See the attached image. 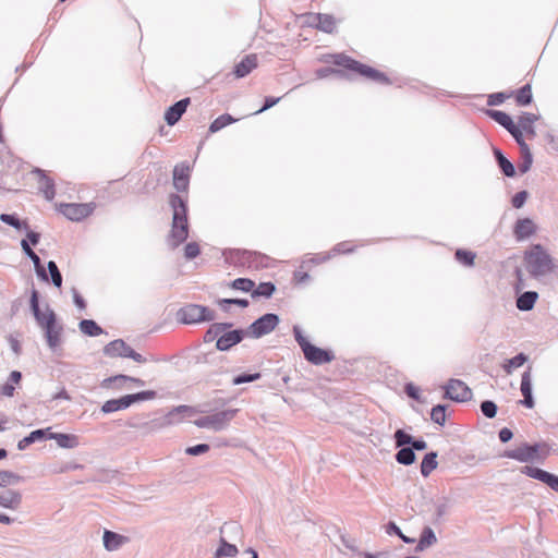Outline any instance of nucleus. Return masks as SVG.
I'll use <instances>...</instances> for the list:
<instances>
[{"mask_svg":"<svg viewBox=\"0 0 558 558\" xmlns=\"http://www.w3.org/2000/svg\"><path fill=\"white\" fill-rule=\"evenodd\" d=\"M104 354L109 357H128L132 359L134 362L138 364H144L147 362H156L153 355L149 357L142 355L134 351L129 344L125 343L122 339H116L104 347Z\"/></svg>","mask_w":558,"mask_h":558,"instance_id":"nucleus-6","label":"nucleus"},{"mask_svg":"<svg viewBox=\"0 0 558 558\" xmlns=\"http://www.w3.org/2000/svg\"><path fill=\"white\" fill-rule=\"evenodd\" d=\"M400 450L396 453V460L402 465H411L415 462L416 456L411 447H399Z\"/></svg>","mask_w":558,"mask_h":558,"instance_id":"nucleus-37","label":"nucleus"},{"mask_svg":"<svg viewBox=\"0 0 558 558\" xmlns=\"http://www.w3.org/2000/svg\"><path fill=\"white\" fill-rule=\"evenodd\" d=\"M107 381H124V383H130V385L133 387H143L145 386V381L141 378H136V377H132V376H128V375H123V374H119V375H116V376H111V377H108L107 378Z\"/></svg>","mask_w":558,"mask_h":558,"instance_id":"nucleus-45","label":"nucleus"},{"mask_svg":"<svg viewBox=\"0 0 558 558\" xmlns=\"http://www.w3.org/2000/svg\"><path fill=\"white\" fill-rule=\"evenodd\" d=\"M533 95L530 84H525L515 93V101L519 106H527L532 102Z\"/></svg>","mask_w":558,"mask_h":558,"instance_id":"nucleus-39","label":"nucleus"},{"mask_svg":"<svg viewBox=\"0 0 558 558\" xmlns=\"http://www.w3.org/2000/svg\"><path fill=\"white\" fill-rule=\"evenodd\" d=\"M209 450V445L207 444H198L192 447H187L185 449V453L189 456H199Z\"/></svg>","mask_w":558,"mask_h":558,"instance_id":"nucleus-59","label":"nucleus"},{"mask_svg":"<svg viewBox=\"0 0 558 558\" xmlns=\"http://www.w3.org/2000/svg\"><path fill=\"white\" fill-rule=\"evenodd\" d=\"M21 246L25 255L33 262L37 276L44 281H48V275L41 265V260L39 256L32 250L29 242L26 239H23L21 241Z\"/></svg>","mask_w":558,"mask_h":558,"instance_id":"nucleus-21","label":"nucleus"},{"mask_svg":"<svg viewBox=\"0 0 558 558\" xmlns=\"http://www.w3.org/2000/svg\"><path fill=\"white\" fill-rule=\"evenodd\" d=\"M246 335V330L234 329L231 331H223V333L217 339L216 348L219 351H227L231 349L233 345L240 343L244 336Z\"/></svg>","mask_w":558,"mask_h":558,"instance_id":"nucleus-16","label":"nucleus"},{"mask_svg":"<svg viewBox=\"0 0 558 558\" xmlns=\"http://www.w3.org/2000/svg\"><path fill=\"white\" fill-rule=\"evenodd\" d=\"M169 205L172 209V223L168 244L175 248L189 236L187 199L178 194H170Z\"/></svg>","mask_w":558,"mask_h":558,"instance_id":"nucleus-2","label":"nucleus"},{"mask_svg":"<svg viewBox=\"0 0 558 558\" xmlns=\"http://www.w3.org/2000/svg\"><path fill=\"white\" fill-rule=\"evenodd\" d=\"M355 246L351 245L350 242L343 241L333 246V248L330 251V255L333 256L336 254H348L354 252Z\"/></svg>","mask_w":558,"mask_h":558,"instance_id":"nucleus-53","label":"nucleus"},{"mask_svg":"<svg viewBox=\"0 0 558 558\" xmlns=\"http://www.w3.org/2000/svg\"><path fill=\"white\" fill-rule=\"evenodd\" d=\"M280 319L277 314L267 313L254 320L247 328L248 337L258 339L270 333L278 326Z\"/></svg>","mask_w":558,"mask_h":558,"instance_id":"nucleus-9","label":"nucleus"},{"mask_svg":"<svg viewBox=\"0 0 558 558\" xmlns=\"http://www.w3.org/2000/svg\"><path fill=\"white\" fill-rule=\"evenodd\" d=\"M521 473L525 474L529 477H532L534 480L543 482V480L545 478V476L547 474V471H544L536 466L525 465L521 469Z\"/></svg>","mask_w":558,"mask_h":558,"instance_id":"nucleus-46","label":"nucleus"},{"mask_svg":"<svg viewBox=\"0 0 558 558\" xmlns=\"http://www.w3.org/2000/svg\"><path fill=\"white\" fill-rule=\"evenodd\" d=\"M437 452L430 451L426 453L421 462V474L427 477L434 470L437 469Z\"/></svg>","mask_w":558,"mask_h":558,"instance_id":"nucleus-33","label":"nucleus"},{"mask_svg":"<svg viewBox=\"0 0 558 558\" xmlns=\"http://www.w3.org/2000/svg\"><path fill=\"white\" fill-rule=\"evenodd\" d=\"M102 541H104V547L108 551H116L122 545L126 544L129 542V538L126 536L118 534L116 532L105 530Z\"/></svg>","mask_w":558,"mask_h":558,"instance_id":"nucleus-22","label":"nucleus"},{"mask_svg":"<svg viewBox=\"0 0 558 558\" xmlns=\"http://www.w3.org/2000/svg\"><path fill=\"white\" fill-rule=\"evenodd\" d=\"M527 271L533 277L545 276L553 270L554 264L550 255L541 244H534L524 254Z\"/></svg>","mask_w":558,"mask_h":558,"instance_id":"nucleus-3","label":"nucleus"},{"mask_svg":"<svg viewBox=\"0 0 558 558\" xmlns=\"http://www.w3.org/2000/svg\"><path fill=\"white\" fill-rule=\"evenodd\" d=\"M446 409L447 405L445 404L435 405L430 411V420L434 423L444 426L446 423Z\"/></svg>","mask_w":558,"mask_h":558,"instance_id":"nucleus-41","label":"nucleus"},{"mask_svg":"<svg viewBox=\"0 0 558 558\" xmlns=\"http://www.w3.org/2000/svg\"><path fill=\"white\" fill-rule=\"evenodd\" d=\"M497 405L494 401L485 400L481 403V411L487 418H493L497 414Z\"/></svg>","mask_w":558,"mask_h":558,"instance_id":"nucleus-52","label":"nucleus"},{"mask_svg":"<svg viewBox=\"0 0 558 558\" xmlns=\"http://www.w3.org/2000/svg\"><path fill=\"white\" fill-rule=\"evenodd\" d=\"M49 429L50 428L31 432L26 437L17 442V449L25 450L29 445L47 438Z\"/></svg>","mask_w":558,"mask_h":558,"instance_id":"nucleus-32","label":"nucleus"},{"mask_svg":"<svg viewBox=\"0 0 558 558\" xmlns=\"http://www.w3.org/2000/svg\"><path fill=\"white\" fill-rule=\"evenodd\" d=\"M44 332L49 349L56 352L62 343L63 327L58 325L57 322L53 323L52 316H50V319L46 322Z\"/></svg>","mask_w":558,"mask_h":558,"instance_id":"nucleus-13","label":"nucleus"},{"mask_svg":"<svg viewBox=\"0 0 558 558\" xmlns=\"http://www.w3.org/2000/svg\"><path fill=\"white\" fill-rule=\"evenodd\" d=\"M257 66V56H245L234 68L236 77H244L250 74Z\"/></svg>","mask_w":558,"mask_h":558,"instance_id":"nucleus-26","label":"nucleus"},{"mask_svg":"<svg viewBox=\"0 0 558 558\" xmlns=\"http://www.w3.org/2000/svg\"><path fill=\"white\" fill-rule=\"evenodd\" d=\"M157 396L154 390H145L136 393L125 395L118 399H110L101 405V412L105 414L125 410L136 402L153 400Z\"/></svg>","mask_w":558,"mask_h":558,"instance_id":"nucleus-5","label":"nucleus"},{"mask_svg":"<svg viewBox=\"0 0 558 558\" xmlns=\"http://www.w3.org/2000/svg\"><path fill=\"white\" fill-rule=\"evenodd\" d=\"M445 388L444 398L456 402H465L472 398V391L465 383L459 379H449Z\"/></svg>","mask_w":558,"mask_h":558,"instance_id":"nucleus-11","label":"nucleus"},{"mask_svg":"<svg viewBox=\"0 0 558 558\" xmlns=\"http://www.w3.org/2000/svg\"><path fill=\"white\" fill-rule=\"evenodd\" d=\"M535 231L536 226L530 218L518 219L513 228V234L518 241L530 238Z\"/></svg>","mask_w":558,"mask_h":558,"instance_id":"nucleus-20","label":"nucleus"},{"mask_svg":"<svg viewBox=\"0 0 558 558\" xmlns=\"http://www.w3.org/2000/svg\"><path fill=\"white\" fill-rule=\"evenodd\" d=\"M276 291V287L272 282H260L256 288H253L252 298H266L269 299L274 292Z\"/></svg>","mask_w":558,"mask_h":558,"instance_id":"nucleus-38","label":"nucleus"},{"mask_svg":"<svg viewBox=\"0 0 558 558\" xmlns=\"http://www.w3.org/2000/svg\"><path fill=\"white\" fill-rule=\"evenodd\" d=\"M47 267H48V270H49V274L51 277V282L57 288H60L62 284V275H61L57 264L53 260H49Z\"/></svg>","mask_w":558,"mask_h":558,"instance_id":"nucleus-49","label":"nucleus"},{"mask_svg":"<svg viewBox=\"0 0 558 558\" xmlns=\"http://www.w3.org/2000/svg\"><path fill=\"white\" fill-rule=\"evenodd\" d=\"M538 299V293L535 291H525L522 294H520L517 299V307L520 311L527 312L531 311L536 301Z\"/></svg>","mask_w":558,"mask_h":558,"instance_id":"nucleus-28","label":"nucleus"},{"mask_svg":"<svg viewBox=\"0 0 558 558\" xmlns=\"http://www.w3.org/2000/svg\"><path fill=\"white\" fill-rule=\"evenodd\" d=\"M94 209V203H71L60 205V213L72 221H80L88 217L89 215H92Z\"/></svg>","mask_w":558,"mask_h":558,"instance_id":"nucleus-12","label":"nucleus"},{"mask_svg":"<svg viewBox=\"0 0 558 558\" xmlns=\"http://www.w3.org/2000/svg\"><path fill=\"white\" fill-rule=\"evenodd\" d=\"M231 326H232V324H230V323L213 324L205 333V337H204L205 342H210V341H214L215 339H218L223 333V331H226Z\"/></svg>","mask_w":558,"mask_h":558,"instance_id":"nucleus-35","label":"nucleus"},{"mask_svg":"<svg viewBox=\"0 0 558 558\" xmlns=\"http://www.w3.org/2000/svg\"><path fill=\"white\" fill-rule=\"evenodd\" d=\"M178 315L180 322L186 325L213 322L216 318V313L213 310L197 304H189L182 307Z\"/></svg>","mask_w":558,"mask_h":558,"instance_id":"nucleus-8","label":"nucleus"},{"mask_svg":"<svg viewBox=\"0 0 558 558\" xmlns=\"http://www.w3.org/2000/svg\"><path fill=\"white\" fill-rule=\"evenodd\" d=\"M529 193L526 191H520L512 197V206L514 208H521L526 202Z\"/></svg>","mask_w":558,"mask_h":558,"instance_id":"nucleus-62","label":"nucleus"},{"mask_svg":"<svg viewBox=\"0 0 558 558\" xmlns=\"http://www.w3.org/2000/svg\"><path fill=\"white\" fill-rule=\"evenodd\" d=\"M191 168L187 163L181 162L173 169V186L178 192H187L190 184Z\"/></svg>","mask_w":558,"mask_h":558,"instance_id":"nucleus-17","label":"nucleus"},{"mask_svg":"<svg viewBox=\"0 0 558 558\" xmlns=\"http://www.w3.org/2000/svg\"><path fill=\"white\" fill-rule=\"evenodd\" d=\"M527 361V356L524 353H519L512 359H509L504 365V369L507 374H510L513 368L522 366Z\"/></svg>","mask_w":558,"mask_h":558,"instance_id":"nucleus-43","label":"nucleus"},{"mask_svg":"<svg viewBox=\"0 0 558 558\" xmlns=\"http://www.w3.org/2000/svg\"><path fill=\"white\" fill-rule=\"evenodd\" d=\"M230 287L242 292L252 293L255 282L248 278H238L230 283Z\"/></svg>","mask_w":558,"mask_h":558,"instance_id":"nucleus-42","label":"nucleus"},{"mask_svg":"<svg viewBox=\"0 0 558 558\" xmlns=\"http://www.w3.org/2000/svg\"><path fill=\"white\" fill-rule=\"evenodd\" d=\"M486 114L489 118H492L494 121L499 123L501 126H504L508 132H510L517 125V124H514L511 117L504 111L489 109V110H486Z\"/></svg>","mask_w":558,"mask_h":558,"instance_id":"nucleus-30","label":"nucleus"},{"mask_svg":"<svg viewBox=\"0 0 558 558\" xmlns=\"http://www.w3.org/2000/svg\"><path fill=\"white\" fill-rule=\"evenodd\" d=\"M0 220L3 223H7V225L13 227L16 230L27 229L28 228L27 223L24 222V221H21L15 215L1 214L0 215Z\"/></svg>","mask_w":558,"mask_h":558,"instance_id":"nucleus-44","label":"nucleus"},{"mask_svg":"<svg viewBox=\"0 0 558 558\" xmlns=\"http://www.w3.org/2000/svg\"><path fill=\"white\" fill-rule=\"evenodd\" d=\"M234 121H235V119H233L230 114H228V113L221 114L210 123L209 132L216 133V132L220 131L221 129H223L225 126L233 123Z\"/></svg>","mask_w":558,"mask_h":558,"instance_id":"nucleus-40","label":"nucleus"},{"mask_svg":"<svg viewBox=\"0 0 558 558\" xmlns=\"http://www.w3.org/2000/svg\"><path fill=\"white\" fill-rule=\"evenodd\" d=\"M260 378L259 373L254 374H240L232 379V384L238 386L246 383H252Z\"/></svg>","mask_w":558,"mask_h":558,"instance_id":"nucleus-54","label":"nucleus"},{"mask_svg":"<svg viewBox=\"0 0 558 558\" xmlns=\"http://www.w3.org/2000/svg\"><path fill=\"white\" fill-rule=\"evenodd\" d=\"M539 448L541 446L538 444L529 445L524 442L515 449L505 451L502 457L513 459L519 462L539 461L544 459V457H541L538 453Z\"/></svg>","mask_w":558,"mask_h":558,"instance_id":"nucleus-10","label":"nucleus"},{"mask_svg":"<svg viewBox=\"0 0 558 558\" xmlns=\"http://www.w3.org/2000/svg\"><path fill=\"white\" fill-rule=\"evenodd\" d=\"M454 255H456V259L458 262H460L461 264H463L465 266L474 265L475 254L473 252L459 248L456 251Z\"/></svg>","mask_w":558,"mask_h":558,"instance_id":"nucleus-47","label":"nucleus"},{"mask_svg":"<svg viewBox=\"0 0 558 558\" xmlns=\"http://www.w3.org/2000/svg\"><path fill=\"white\" fill-rule=\"evenodd\" d=\"M31 310L33 312V315L38 324V326L44 330L46 328V322L50 319V316H52L53 323H56L57 316L56 313L47 306L46 312H41L39 307V301H38V292L36 290L32 291L31 295Z\"/></svg>","mask_w":558,"mask_h":558,"instance_id":"nucleus-14","label":"nucleus"},{"mask_svg":"<svg viewBox=\"0 0 558 558\" xmlns=\"http://www.w3.org/2000/svg\"><path fill=\"white\" fill-rule=\"evenodd\" d=\"M238 410H223L210 415L198 417L194 424L199 428H207L214 432H220L228 427L231 420L235 416Z\"/></svg>","mask_w":558,"mask_h":558,"instance_id":"nucleus-7","label":"nucleus"},{"mask_svg":"<svg viewBox=\"0 0 558 558\" xmlns=\"http://www.w3.org/2000/svg\"><path fill=\"white\" fill-rule=\"evenodd\" d=\"M306 23L311 26H315L319 31L329 34L332 33L336 28V20L330 14L310 13L307 14Z\"/></svg>","mask_w":558,"mask_h":558,"instance_id":"nucleus-15","label":"nucleus"},{"mask_svg":"<svg viewBox=\"0 0 558 558\" xmlns=\"http://www.w3.org/2000/svg\"><path fill=\"white\" fill-rule=\"evenodd\" d=\"M512 93L506 94L502 92L494 93L488 96L487 105L488 106H498L501 105L507 98L511 97Z\"/></svg>","mask_w":558,"mask_h":558,"instance_id":"nucleus-55","label":"nucleus"},{"mask_svg":"<svg viewBox=\"0 0 558 558\" xmlns=\"http://www.w3.org/2000/svg\"><path fill=\"white\" fill-rule=\"evenodd\" d=\"M522 156V162L519 165V171L521 173H525L531 169L532 162H533V156L532 153L529 149L520 151Z\"/></svg>","mask_w":558,"mask_h":558,"instance_id":"nucleus-51","label":"nucleus"},{"mask_svg":"<svg viewBox=\"0 0 558 558\" xmlns=\"http://www.w3.org/2000/svg\"><path fill=\"white\" fill-rule=\"evenodd\" d=\"M324 61L327 63H333L340 69L329 66L317 69L315 72L317 78H325L330 75H336L339 78L347 80H353L356 76H362L373 81L384 80L383 73L352 59L344 53L326 56Z\"/></svg>","mask_w":558,"mask_h":558,"instance_id":"nucleus-1","label":"nucleus"},{"mask_svg":"<svg viewBox=\"0 0 558 558\" xmlns=\"http://www.w3.org/2000/svg\"><path fill=\"white\" fill-rule=\"evenodd\" d=\"M521 393L523 396V400L520 401L524 407L532 409L534 407V398L532 395V375L531 367H529L521 377Z\"/></svg>","mask_w":558,"mask_h":558,"instance_id":"nucleus-19","label":"nucleus"},{"mask_svg":"<svg viewBox=\"0 0 558 558\" xmlns=\"http://www.w3.org/2000/svg\"><path fill=\"white\" fill-rule=\"evenodd\" d=\"M190 101V98H183L166 110L165 120L168 125L172 126L181 119L183 113L186 111Z\"/></svg>","mask_w":558,"mask_h":558,"instance_id":"nucleus-18","label":"nucleus"},{"mask_svg":"<svg viewBox=\"0 0 558 558\" xmlns=\"http://www.w3.org/2000/svg\"><path fill=\"white\" fill-rule=\"evenodd\" d=\"M47 438L56 440L57 445L60 448H64V449H74V448L78 447V445H80L78 437L74 434L49 433L48 432Z\"/></svg>","mask_w":558,"mask_h":558,"instance_id":"nucleus-23","label":"nucleus"},{"mask_svg":"<svg viewBox=\"0 0 558 558\" xmlns=\"http://www.w3.org/2000/svg\"><path fill=\"white\" fill-rule=\"evenodd\" d=\"M238 553L239 550L235 545L228 543L223 537H221L220 545L215 553V557H235Z\"/></svg>","mask_w":558,"mask_h":558,"instance_id":"nucleus-36","label":"nucleus"},{"mask_svg":"<svg viewBox=\"0 0 558 558\" xmlns=\"http://www.w3.org/2000/svg\"><path fill=\"white\" fill-rule=\"evenodd\" d=\"M39 177V190L47 201H52L56 196L54 182L48 178L44 170L36 169L34 171Z\"/></svg>","mask_w":558,"mask_h":558,"instance_id":"nucleus-25","label":"nucleus"},{"mask_svg":"<svg viewBox=\"0 0 558 558\" xmlns=\"http://www.w3.org/2000/svg\"><path fill=\"white\" fill-rule=\"evenodd\" d=\"M436 543H437V537L435 535V532L433 531L432 527L425 526L422 531L421 537L415 547V551L416 553L423 551L426 548L435 545Z\"/></svg>","mask_w":558,"mask_h":558,"instance_id":"nucleus-29","label":"nucleus"},{"mask_svg":"<svg viewBox=\"0 0 558 558\" xmlns=\"http://www.w3.org/2000/svg\"><path fill=\"white\" fill-rule=\"evenodd\" d=\"M80 330L89 337H97L102 335L104 329L93 319H82L78 324Z\"/></svg>","mask_w":558,"mask_h":558,"instance_id":"nucleus-34","label":"nucleus"},{"mask_svg":"<svg viewBox=\"0 0 558 558\" xmlns=\"http://www.w3.org/2000/svg\"><path fill=\"white\" fill-rule=\"evenodd\" d=\"M386 533H388V534H396V535H398V536H399V537H400L404 543H407V544H412V543H414V542H415V539H414V538H411V537L405 536V535L401 532V530L398 527V525H397L395 522H392V521H390V522H388V523L386 524Z\"/></svg>","mask_w":558,"mask_h":558,"instance_id":"nucleus-50","label":"nucleus"},{"mask_svg":"<svg viewBox=\"0 0 558 558\" xmlns=\"http://www.w3.org/2000/svg\"><path fill=\"white\" fill-rule=\"evenodd\" d=\"M22 504V495L17 490L7 489L0 493V506L7 509L16 510Z\"/></svg>","mask_w":558,"mask_h":558,"instance_id":"nucleus-24","label":"nucleus"},{"mask_svg":"<svg viewBox=\"0 0 558 558\" xmlns=\"http://www.w3.org/2000/svg\"><path fill=\"white\" fill-rule=\"evenodd\" d=\"M293 333L295 341L301 347L305 359L314 364V365H323L326 363H330L335 355L332 352L320 349L314 344H312L302 333V330L299 326L293 327Z\"/></svg>","mask_w":558,"mask_h":558,"instance_id":"nucleus-4","label":"nucleus"},{"mask_svg":"<svg viewBox=\"0 0 558 558\" xmlns=\"http://www.w3.org/2000/svg\"><path fill=\"white\" fill-rule=\"evenodd\" d=\"M538 116L531 112H523L519 117L518 125L521 131H524L527 136L534 137L536 135L534 123L538 120Z\"/></svg>","mask_w":558,"mask_h":558,"instance_id":"nucleus-27","label":"nucleus"},{"mask_svg":"<svg viewBox=\"0 0 558 558\" xmlns=\"http://www.w3.org/2000/svg\"><path fill=\"white\" fill-rule=\"evenodd\" d=\"M219 304L220 306L222 307L223 311H227V306L228 304H235V305H239L241 307H247L248 306V301L246 299H222L219 301Z\"/></svg>","mask_w":558,"mask_h":558,"instance_id":"nucleus-60","label":"nucleus"},{"mask_svg":"<svg viewBox=\"0 0 558 558\" xmlns=\"http://www.w3.org/2000/svg\"><path fill=\"white\" fill-rule=\"evenodd\" d=\"M101 387L102 388H112L114 390H131L132 389V386L130 385V383H124V381H107V378H105L101 381Z\"/></svg>","mask_w":558,"mask_h":558,"instance_id":"nucleus-56","label":"nucleus"},{"mask_svg":"<svg viewBox=\"0 0 558 558\" xmlns=\"http://www.w3.org/2000/svg\"><path fill=\"white\" fill-rule=\"evenodd\" d=\"M413 439L414 437L403 429H397L395 433V440L397 447H411Z\"/></svg>","mask_w":558,"mask_h":558,"instance_id":"nucleus-48","label":"nucleus"},{"mask_svg":"<svg viewBox=\"0 0 558 558\" xmlns=\"http://www.w3.org/2000/svg\"><path fill=\"white\" fill-rule=\"evenodd\" d=\"M19 476L10 471H0V487H7L17 482Z\"/></svg>","mask_w":558,"mask_h":558,"instance_id":"nucleus-57","label":"nucleus"},{"mask_svg":"<svg viewBox=\"0 0 558 558\" xmlns=\"http://www.w3.org/2000/svg\"><path fill=\"white\" fill-rule=\"evenodd\" d=\"M542 483L546 484L554 492L558 493V476L557 475L547 472V474Z\"/></svg>","mask_w":558,"mask_h":558,"instance_id":"nucleus-63","label":"nucleus"},{"mask_svg":"<svg viewBox=\"0 0 558 558\" xmlns=\"http://www.w3.org/2000/svg\"><path fill=\"white\" fill-rule=\"evenodd\" d=\"M509 133L512 135V137L515 140L517 144L519 145L520 151L530 148L529 145L525 143V141L523 138L522 131L519 126L515 125L514 129H512Z\"/></svg>","mask_w":558,"mask_h":558,"instance_id":"nucleus-58","label":"nucleus"},{"mask_svg":"<svg viewBox=\"0 0 558 558\" xmlns=\"http://www.w3.org/2000/svg\"><path fill=\"white\" fill-rule=\"evenodd\" d=\"M404 392L409 398L421 401L418 388L415 387L412 383L405 385Z\"/></svg>","mask_w":558,"mask_h":558,"instance_id":"nucleus-64","label":"nucleus"},{"mask_svg":"<svg viewBox=\"0 0 558 558\" xmlns=\"http://www.w3.org/2000/svg\"><path fill=\"white\" fill-rule=\"evenodd\" d=\"M199 254V246L195 242L187 243L184 247V255L187 259H193Z\"/></svg>","mask_w":558,"mask_h":558,"instance_id":"nucleus-61","label":"nucleus"},{"mask_svg":"<svg viewBox=\"0 0 558 558\" xmlns=\"http://www.w3.org/2000/svg\"><path fill=\"white\" fill-rule=\"evenodd\" d=\"M494 156L501 172L506 177L512 178L515 174V168L513 163L508 158H506L502 151L498 148H494Z\"/></svg>","mask_w":558,"mask_h":558,"instance_id":"nucleus-31","label":"nucleus"}]
</instances>
